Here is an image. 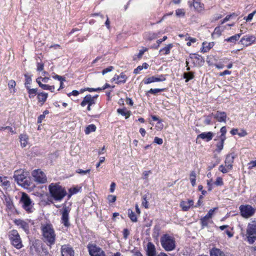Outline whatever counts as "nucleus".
Instances as JSON below:
<instances>
[{"instance_id":"f257e3e1","label":"nucleus","mask_w":256,"mask_h":256,"mask_svg":"<svg viewBox=\"0 0 256 256\" xmlns=\"http://www.w3.org/2000/svg\"><path fill=\"white\" fill-rule=\"evenodd\" d=\"M40 228L42 232L43 241L50 248L52 246L55 244L56 236L52 225L50 222L41 224Z\"/></svg>"},{"instance_id":"f03ea898","label":"nucleus","mask_w":256,"mask_h":256,"mask_svg":"<svg viewBox=\"0 0 256 256\" xmlns=\"http://www.w3.org/2000/svg\"><path fill=\"white\" fill-rule=\"evenodd\" d=\"M240 235L244 241L253 244L256 240V222L248 223L245 229L242 228Z\"/></svg>"},{"instance_id":"7ed1b4c3","label":"nucleus","mask_w":256,"mask_h":256,"mask_svg":"<svg viewBox=\"0 0 256 256\" xmlns=\"http://www.w3.org/2000/svg\"><path fill=\"white\" fill-rule=\"evenodd\" d=\"M50 196L55 201L60 202L66 195L67 192L64 188L58 183H52L48 186Z\"/></svg>"},{"instance_id":"20e7f679","label":"nucleus","mask_w":256,"mask_h":256,"mask_svg":"<svg viewBox=\"0 0 256 256\" xmlns=\"http://www.w3.org/2000/svg\"><path fill=\"white\" fill-rule=\"evenodd\" d=\"M160 243L162 247L166 251H172L175 248L174 238L168 234H164L160 238Z\"/></svg>"},{"instance_id":"39448f33","label":"nucleus","mask_w":256,"mask_h":256,"mask_svg":"<svg viewBox=\"0 0 256 256\" xmlns=\"http://www.w3.org/2000/svg\"><path fill=\"white\" fill-rule=\"evenodd\" d=\"M22 208L28 213L32 212L34 210V204L30 198V196L25 192H22L20 200Z\"/></svg>"},{"instance_id":"423d86ee","label":"nucleus","mask_w":256,"mask_h":256,"mask_svg":"<svg viewBox=\"0 0 256 256\" xmlns=\"http://www.w3.org/2000/svg\"><path fill=\"white\" fill-rule=\"evenodd\" d=\"M8 238L11 244L17 249H20L23 246L22 240L16 230H12L8 232Z\"/></svg>"},{"instance_id":"0eeeda50","label":"nucleus","mask_w":256,"mask_h":256,"mask_svg":"<svg viewBox=\"0 0 256 256\" xmlns=\"http://www.w3.org/2000/svg\"><path fill=\"white\" fill-rule=\"evenodd\" d=\"M14 178L18 184L22 185L24 187L30 186V178L26 176L24 172L16 171L14 175Z\"/></svg>"},{"instance_id":"6e6552de","label":"nucleus","mask_w":256,"mask_h":256,"mask_svg":"<svg viewBox=\"0 0 256 256\" xmlns=\"http://www.w3.org/2000/svg\"><path fill=\"white\" fill-rule=\"evenodd\" d=\"M70 211V208L64 205L62 210H60V212L62 214L61 223L66 228L70 226V224L69 221V213Z\"/></svg>"},{"instance_id":"1a4fd4ad","label":"nucleus","mask_w":256,"mask_h":256,"mask_svg":"<svg viewBox=\"0 0 256 256\" xmlns=\"http://www.w3.org/2000/svg\"><path fill=\"white\" fill-rule=\"evenodd\" d=\"M34 180L38 184H44L47 182L45 174L40 170H35L32 172Z\"/></svg>"},{"instance_id":"9d476101","label":"nucleus","mask_w":256,"mask_h":256,"mask_svg":"<svg viewBox=\"0 0 256 256\" xmlns=\"http://www.w3.org/2000/svg\"><path fill=\"white\" fill-rule=\"evenodd\" d=\"M241 215L244 218L252 216L255 212V209L250 205H242L240 207Z\"/></svg>"},{"instance_id":"9b49d317","label":"nucleus","mask_w":256,"mask_h":256,"mask_svg":"<svg viewBox=\"0 0 256 256\" xmlns=\"http://www.w3.org/2000/svg\"><path fill=\"white\" fill-rule=\"evenodd\" d=\"M88 248L90 256H106L102 249L96 244H88Z\"/></svg>"},{"instance_id":"f8f14e48","label":"nucleus","mask_w":256,"mask_h":256,"mask_svg":"<svg viewBox=\"0 0 256 256\" xmlns=\"http://www.w3.org/2000/svg\"><path fill=\"white\" fill-rule=\"evenodd\" d=\"M217 209V208L210 209L204 217L200 219V224L202 228L208 226L209 220L212 218L214 211Z\"/></svg>"},{"instance_id":"ddd939ff","label":"nucleus","mask_w":256,"mask_h":256,"mask_svg":"<svg viewBox=\"0 0 256 256\" xmlns=\"http://www.w3.org/2000/svg\"><path fill=\"white\" fill-rule=\"evenodd\" d=\"M42 246L43 244L40 240H34L32 242L30 249L31 251L34 250L37 254H40Z\"/></svg>"},{"instance_id":"4468645a","label":"nucleus","mask_w":256,"mask_h":256,"mask_svg":"<svg viewBox=\"0 0 256 256\" xmlns=\"http://www.w3.org/2000/svg\"><path fill=\"white\" fill-rule=\"evenodd\" d=\"M166 80V75L161 74L159 77L152 76L151 77L145 78L143 82L145 84H148L154 82H164Z\"/></svg>"},{"instance_id":"2eb2a0df","label":"nucleus","mask_w":256,"mask_h":256,"mask_svg":"<svg viewBox=\"0 0 256 256\" xmlns=\"http://www.w3.org/2000/svg\"><path fill=\"white\" fill-rule=\"evenodd\" d=\"M256 39V37L253 36H245L241 38L240 42L242 45L248 46L254 43Z\"/></svg>"},{"instance_id":"dca6fc26","label":"nucleus","mask_w":256,"mask_h":256,"mask_svg":"<svg viewBox=\"0 0 256 256\" xmlns=\"http://www.w3.org/2000/svg\"><path fill=\"white\" fill-rule=\"evenodd\" d=\"M211 115L213 116L219 122H226V114L224 112L217 111L215 114L212 113Z\"/></svg>"},{"instance_id":"f3484780","label":"nucleus","mask_w":256,"mask_h":256,"mask_svg":"<svg viewBox=\"0 0 256 256\" xmlns=\"http://www.w3.org/2000/svg\"><path fill=\"white\" fill-rule=\"evenodd\" d=\"M62 256H74V251L72 248L67 245H64L61 248Z\"/></svg>"},{"instance_id":"a211bd4d","label":"nucleus","mask_w":256,"mask_h":256,"mask_svg":"<svg viewBox=\"0 0 256 256\" xmlns=\"http://www.w3.org/2000/svg\"><path fill=\"white\" fill-rule=\"evenodd\" d=\"M235 156L236 155L234 153H231L227 154L224 162L225 166L228 168L229 169H232V164Z\"/></svg>"},{"instance_id":"6ab92c4d","label":"nucleus","mask_w":256,"mask_h":256,"mask_svg":"<svg viewBox=\"0 0 256 256\" xmlns=\"http://www.w3.org/2000/svg\"><path fill=\"white\" fill-rule=\"evenodd\" d=\"M96 104V102L93 100V98L90 94H87L85 96L80 103L82 106H84L86 104L92 106V105Z\"/></svg>"},{"instance_id":"aec40b11","label":"nucleus","mask_w":256,"mask_h":256,"mask_svg":"<svg viewBox=\"0 0 256 256\" xmlns=\"http://www.w3.org/2000/svg\"><path fill=\"white\" fill-rule=\"evenodd\" d=\"M214 136V133L211 132H202L197 136L196 139L201 138L205 140L206 142L211 140Z\"/></svg>"},{"instance_id":"412c9836","label":"nucleus","mask_w":256,"mask_h":256,"mask_svg":"<svg viewBox=\"0 0 256 256\" xmlns=\"http://www.w3.org/2000/svg\"><path fill=\"white\" fill-rule=\"evenodd\" d=\"M146 254L148 256H156V250L154 245L151 242L147 244Z\"/></svg>"},{"instance_id":"4be33fe9","label":"nucleus","mask_w":256,"mask_h":256,"mask_svg":"<svg viewBox=\"0 0 256 256\" xmlns=\"http://www.w3.org/2000/svg\"><path fill=\"white\" fill-rule=\"evenodd\" d=\"M16 224L20 226L27 234L29 233L30 226L28 223L26 222L18 220L16 222Z\"/></svg>"},{"instance_id":"5701e85b","label":"nucleus","mask_w":256,"mask_h":256,"mask_svg":"<svg viewBox=\"0 0 256 256\" xmlns=\"http://www.w3.org/2000/svg\"><path fill=\"white\" fill-rule=\"evenodd\" d=\"M210 256H228L226 255L220 250L216 248H213L210 251Z\"/></svg>"},{"instance_id":"b1692460","label":"nucleus","mask_w":256,"mask_h":256,"mask_svg":"<svg viewBox=\"0 0 256 256\" xmlns=\"http://www.w3.org/2000/svg\"><path fill=\"white\" fill-rule=\"evenodd\" d=\"M20 140L21 146L22 148L26 147L28 143V136L26 134H21L20 136Z\"/></svg>"},{"instance_id":"393cba45","label":"nucleus","mask_w":256,"mask_h":256,"mask_svg":"<svg viewBox=\"0 0 256 256\" xmlns=\"http://www.w3.org/2000/svg\"><path fill=\"white\" fill-rule=\"evenodd\" d=\"M193 6L194 8L198 12H202L204 9V4L198 0H194Z\"/></svg>"},{"instance_id":"a878e982","label":"nucleus","mask_w":256,"mask_h":256,"mask_svg":"<svg viewBox=\"0 0 256 256\" xmlns=\"http://www.w3.org/2000/svg\"><path fill=\"white\" fill-rule=\"evenodd\" d=\"M48 96V94L46 92H40L38 94V99L39 102H42V104L46 101Z\"/></svg>"},{"instance_id":"bb28decb","label":"nucleus","mask_w":256,"mask_h":256,"mask_svg":"<svg viewBox=\"0 0 256 256\" xmlns=\"http://www.w3.org/2000/svg\"><path fill=\"white\" fill-rule=\"evenodd\" d=\"M241 35H242L241 33L236 34L234 36H232L230 38H226L224 40V41H226L227 42H232V43H235L236 41H238L239 40Z\"/></svg>"},{"instance_id":"cd10ccee","label":"nucleus","mask_w":256,"mask_h":256,"mask_svg":"<svg viewBox=\"0 0 256 256\" xmlns=\"http://www.w3.org/2000/svg\"><path fill=\"white\" fill-rule=\"evenodd\" d=\"M214 46V43L213 42L207 43L206 42H204L202 43V52H208Z\"/></svg>"},{"instance_id":"c85d7f7f","label":"nucleus","mask_w":256,"mask_h":256,"mask_svg":"<svg viewBox=\"0 0 256 256\" xmlns=\"http://www.w3.org/2000/svg\"><path fill=\"white\" fill-rule=\"evenodd\" d=\"M220 141L216 144V151L218 152H221V150L223 149L224 148V144L225 140L226 139L219 138Z\"/></svg>"},{"instance_id":"c756f323","label":"nucleus","mask_w":256,"mask_h":256,"mask_svg":"<svg viewBox=\"0 0 256 256\" xmlns=\"http://www.w3.org/2000/svg\"><path fill=\"white\" fill-rule=\"evenodd\" d=\"M127 79V76L126 74L123 73H121L120 76H116V80L117 82L116 83L119 84L120 83H124L126 82Z\"/></svg>"},{"instance_id":"7c9ffc66","label":"nucleus","mask_w":256,"mask_h":256,"mask_svg":"<svg viewBox=\"0 0 256 256\" xmlns=\"http://www.w3.org/2000/svg\"><path fill=\"white\" fill-rule=\"evenodd\" d=\"M117 112L119 114L123 116H125L126 119L129 118V116H130V112L129 110H126V109L124 108H118L117 110Z\"/></svg>"},{"instance_id":"2f4dec72","label":"nucleus","mask_w":256,"mask_h":256,"mask_svg":"<svg viewBox=\"0 0 256 256\" xmlns=\"http://www.w3.org/2000/svg\"><path fill=\"white\" fill-rule=\"evenodd\" d=\"M172 44H168L166 46L160 49V52H162L164 54H170V50L172 48Z\"/></svg>"},{"instance_id":"473e14b6","label":"nucleus","mask_w":256,"mask_h":256,"mask_svg":"<svg viewBox=\"0 0 256 256\" xmlns=\"http://www.w3.org/2000/svg\"><path fill=\"white\" fill-rule=\"evenodd\" d=\"M194 77V72H187L184 73V78L186 79V82H188L193 79Z\"/></svg>"},{"instance_id":"72a5a7b5","label":"nucleus","mask_w":256,"mask_h":256,"mask_svg":"<svg viewBox=\"0 0 256 256\" xmlns=\"http://www.w3.org/2000/svg\"><path fill=\"white\" fill-rule=\"evenodd\" d=\"M26 90H28L29 97L30 98H34L36 94H38L36 88H30V87H28Z\"/></svg>"},{"instance_id":"f704fd0d","label":"nucleus","mask_w":256,"mask_h":256,"mask_svg":"<svg viewBox=\"0 0 256 256\" xmlns=\"http://www.w3.org/2000/svg\"><path fill=\"white\" fill-rule=\"evenodd\" d=\"M128 216L132 222H137V217L134 212L131 209L128 210Z\"/></svg>"},{"instance_id":"c9c22d12","label":"nucleus","mask_w":256,"mask_h":256,"mask_svg":"<svg viewBox=\"0 0 256 256\" xmlns=\"http://www.w3.org/2000/svg\"><path fill=\"white\" fill-rule=\"evenodd\" d=\"M25 77V86L26 88H27L28 87H30V84H31L32 80L31 78V76H29L28 74H24Z\"/></svg>"},{"instance_id":"e433bc0d","label":"nucleus","mask_w":256,"mask_h":256,"mask_svg":"<svg viewBox=\"0 0 256 256\" xmlns=\"http://www.w3.org/2000/svg\"><path fill=\"white\" fill-rule=\"evenodd\" d=\"M165 90V88H150L146 93V95L148 96V94H156L158 92H164Z\"/></svg>"},{"instance_id":"4c0bfd02","label":"nucleus","mask_w":256,"mask_h":256,"mask_svg":"<svg viewBox=\"0 0 256 256\" xmlns=\"http://www.w3.org/2000/svg\"><path fill=\"white\" fill-rule=\"evenodd\" d=\"M96 130V126L95 125L92 124L88 125L85 130V133L86 134H88L91 132H94Z\"/></svg>"},{"instance_id":"58836bf2","label":"nucleus","mask_w":256,"mask_h":256,"mask_svg":"<svg viewBox=\"0 0 256 256\" xmlns=\"http://www.w3.org/2000/svg\"><path fill=\"white\" fill-rule=\"evenodd\" d=\"M222 34V30L219 26L216 27L212 34V37H219Z\"/></svg>"},{"instance_id":"ea45409f","label":"nucleus","mask_w":256,"mask_h":256,"mask_svg":"<svg viewBox=\"0 0 256 256\" xmlns=\"http://www.w3.org/2000/svg\"><path fill=\"white\" fill-rule=\"evenodd\" d=\"M196 174L195 172L192 171L190 174V182H191V184L192 186H194L196 185Z\"/></svg>"},{"instance_id":"a19ab883","label":"nucleus","mask_w":256,"mask_h":256,"mask_svg":"<svg viewBox=\"0 0 256 256\" xmlns=\"http://www.w3.org/2000/svg\"><path fill=\"white\" fill-rule=\"evenodd\" d=\"M41 256H50V254L44 246H42L41 249V252L40 254Z\"/></svg>"},{"instance_id":"79ce46f5","label":"nucleus","mask_w":256,"mask_h":256,"mask_svg":"<svg viewBox=\"0 0 256 256\" xmlns=\"http://www.w3.org/2000/svg\"><path fill=\"white\" fill-rule=\"evenodd\" d=\"M180 206L182 208V210L184 211H188L190 208L188 204L184 201H182L180 202Z\"/></svg>"},{"instance_id":"37998d69","label":"nucleus","mask_w":256,"mask_h":256,"mask_svg":"<svg viewBox=\"0 0 256 256\" xmlns=\"http://www.w3.org/2000/svg\"><path fill=\"white\" fill-rule=\"evenodd\" d=\"M226 128L225 126H222L220 130V135L219 136V138L226 139Z\"/></svg>"},{"instance_id":"c03bdc74","label":"nucleus","mask_w":256,"mask_h":256,"mask_svg":"<svg viewBox=\"0 0 256 256\" xmlns=\"http://www.w3.org/2000/svg\"><path fill=\"white\" fill-rule=\"evenodd\" d=\"M218 170L222 173L226 174L230 170H232V169H229L228 168L224 166L222 164L219 166Z\"/></svg>"},{"instance_id":"a18cd8bd","label":"nucleus","mask_w":256,"mask_h":256,"mask_svg":"<svg viewBox=\"0 0 256 256\" xmlns=\"http://www.w3.org/2000/svg\"><path fill=\"white\" fill-rule=\"evenodd\" d=\"M87 90L89 92H100L101 91L100 88H87L85 89L82 90L81 92H82L84 91Z\"/></svg>"},{"instance_id":"49530a36","label":"nucleus","mask_w":256,"mask_h":256,"mask_svg":"<svg viewBox=\"0 0 256 256\" xmlns=\"http://www.w3.org/2000/svg\"><path fill=\"white\" fill-rule=\"evenodd\" d=\"M184 12L182 9H178L176 11V14L178 16H184Z\"/></svg>"},{"instance_id":"de8ad7c7","label":"nucleus","mask_w":256,"mask_h":256,"mask_svg":"<svg viewBox=\"0 0 256 256\" xmlns=\"http://www.w3.org/2000/svg\"><path fill=\"white\" fill-rule=\"evenodd\" d=\"M256 13V10L248 14V16L245 18L246 20L248 22L251 21Z\"/></svg>"},{"instance_id":"09e8293b","label":"nucleus","mask_w":256,"mask_h":256,"mask_svg":"<svg viewBox=\"0 0 256 256\" xmlns=\"http://www.w3.org/2000/svg\"><path fill=\"white\" fill-rule=\"evenodd\" d=\"M146 196H144L142 197V205L144 206L145 208H148V202L146 200Z\"/></svg>"},{"instance_id":"8fccbe9b","label":"nucleus","mask_w":256,"mask_h":256,"mask_svg":"<svg viewBox=\"0 0 256 256\" xmlns=\"http://www.w3.org/2000/svg\"><path fill=\"white\" fill-rule=\"evenodd\" d=\"M214 184L216 186H222L224 184L222 179L220 177L217 178L216 182H214Z\"/></svg>"},{"instance_id":"3c124183","label":"nucleus","mask_w":256,"mask_h":256,"mask_svg":"<svg viewBox=\"0 0 256 256\" xmlns=\"http://www.w3.org/2000/svg\"><path fill=\"white\" fill-rule=\"evenodd\" d=\"M114 69V67L112 66H110L104 69L102 71V74L103 75L106 74V73L111 72Z\"/></svg>"},{"instance_id":"603ef678","label":"nucleus","mask_w":256,"mask_h":256,"mask_svg":"<svg viewBox=\"0 0 256 256\" xmlns=\"http://www.w3.org/2000/svg\"><path fill=\"white\" fill-rule=\"evenodd\" d=\"M148 49L146 48H144L142 50H139V52L138 54V58H140L142 57V55L144 54V52L148 51Z\"/></svg>"},{"instance_id":"864d4df0","label":"nucleus","mask_w":256,"mask_h":256,"mask_svg":"<svg viewBox=\"0 0 256 256\" xmlns=\"http://www.w3.org/2000/svg\"><path fill=\"white\" fill-rule=\"evenodd\" d=\"M76 172L78 174H80L82 175H84V174H88V173H90V170H80V169H78L76 170Z\"/></svg>"},{"instance_id":"5fc2aeb1","label":"nucleus","mask_w":256,"mask_h":256,"mask_svg":"<svg viewBox=\"0 0 256 256\" xmlns=\"http://www.w3.org/2000/svg\"><path fill=\"white\" fill-rule=\"evenodd\" d=\"M116 197L114 195H108V200L109 202H116Z\"/></svg>"},{"instance_id":"6e6d98bb","label":"nucleus","mask_w":256,"mask_h":256,"mask_svg":"<svg viewBox=\"0 0 256 256\" xmlns=\"http://www.w3.org/2000/svg\"><path fill=\"white\" fill-rule=\"evenodd\" d=\"M52 78L54 79L58 80H60V81H66L65 78L62 77V76H60L58 74H54V76H52Z\"/></svg>"},{"instance_id":"4d7b16f0","label":"nucleus","mask_w":256,"mask_h":256,"mask_svg":"<svg viewBox=\"0 0 256 256\" xmlns=\"http://www.w3.org/2000/svg\"><path fill=\"white\" fill-rule=\"evenodd\" d=\"M152 174V172L150 170H145L143 172V176H142V179H144V180H147L148 179V176L150 174Z\"/></svg>"},{"instance_id":"13d9d810","label":"nucleus","mask_w":256,"mask_h":256,"mask_svg":"<svg viewBox=\"0 0 256 256\" xmlns=\"http://www.w3.org/2000/svg\"><path fill=\"white\" fill-rule=\"evenodd\" d=\"M16 84L14 80H10L8 82V86L9 88H14L16 86Z\"/></svg>"},{"instance_id":"bf43d9fd","label":"nucleus","mask_w":256,"mask_h":256,"mask_svg":"<svg viewBox=\"0 0 256 256\" xmlns=\"http://www.w3.org/2000/svg\"><path fill=\"white\" fill-rule=\"evenodd\" d=\"M211 116L212 115L210 114V115L206 116V118L204 120V123L206 124L209 125V124H211V118H210Z\"/></svg>"},{"instance_id":"052dcab7","label":"nucleus","mask_w":256,"mask_h":256,"mask_svg":"<svg viewBox=\"0 0 256 256\" xmlns=\"http://www.w3.org/2000/svg\"><path fill=\"white\" fill-rule=\"evenodd\" d=\"M69 192L70 194L68 195V197L70 198L72 194H76L78 192V190L76 188H70L69 190Z\"/></svg>"},{"instance_id":"680f3d73","label":"nucleus","mask_w":256,"mask_h":256,"mask_svg":"<svg viewBox=\"0 0 256 256\" xmlns=\"http://www.w3.org/2000/svg\"><path fill=\"white\" fill-rule=\"evenodd\" d=\"M248 168L252 169L256 167V160L251 161L248 164Z\"/></svg>"},{"instance_id":"e2e57ef3","label":"nucleus","mask_w":256,"mask_h":256,"mask_svg":"<svg viewBox=\"0 0 256 256\" xmlns=\"http://www.w3.org/2000/svg\"><path fill=\"white\" fill-rule=\"evenodd\" d=\"M154 142L158 144H162L163 142L162 139L158 137H155Z\"/></svg>"},{"instance_id":"0e129e2a","label":"nucleus","mask_w":256,"mask_h":256,"mask_svg":"<svg viewBox=\"0 0 256 256\" xmlns=\"http://www.w3.org/2000/svg\"><path fill=\"white\" fill-rule=\"evenodd\" d=\"M194 58L198 60L200 62H204V60L202 57L196 54H195Z\"/></svg>"},{"instance_id":"69168bd1","label":"nucleus","mask_w":256,"mask_h":256,"mask_svg":"<svg viewBox=\"0 0 256 256\" xmlns=\"http://www.w3.org/2000/svg\"><path fill=\"white\" fill-rule=\"evenodd\" d=\"M142 69H143V66H139L136 68H135L134 70V73L135 74H138Z\"/></svg>"},{"instance_id":"338daca9","label":"nucleus","mask_w":256,"mask_h":256,"mask_svg":"<svg viewBox=\"0 0 256 256\" xmlns=\"http://www.w3.org/2000/svg\"><path fill=\"white\" fill-rule=\"evenodd\" d=\"M129 234H130V232L128 229L125 228L124 230L123 235H124V239H126L128 238V236L129 235Z\"/></svg>"},{"instance_id":"774afa93","label":"nucleus","mask_w":256,"mask_h":256,"mask_svg":"<svg viewBox=\"0 0 256 256\" xmlns=\"http://www.w3.org/2000/svg\"><path fill=\"white\" fill-rule=\"evenodd\" d=\"M247 134L246 132L244 130H242L240 132L238 133V134L240 137L244 136H246Z\"/></svg>"}]
</instances>
